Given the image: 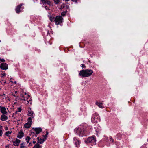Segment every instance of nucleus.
I'll return each instance as SVG.
<instances>
[{"instance_id":"nucleus-1","label":"nucleus","mask_w":148,"mask_h":148,"mask_svg":"<svg viewBox=\"0 0 148 148\" xmlns=\"http://www.w3.org/2000/svg\"><path fill=\"white\" fill-rule=\"evenodd\" d=\"M93 73V70L90 69H83L80 71L79 75L83 77H86L91 75Z\"/></svg>"},{"instance_id":"nucleus-2","label":"nucleus","mask_w":148,"mask_h":148,"mask_svg":"<svg viewBox=\"0 0 148 148\" xmlns=\"http://www.w3.org/2000/svg\"><path fill=\"white\" fill-rule=\"evenodd\" d=\"M49 18L52 22L53 21L55 22L56 25H58L61 23L63 20L62 16H56L55 18L50 16L49 17Z\"/></svg>"},{"instance_id":"nucleus-3","label":"nucleus","mask_w":148,"mask_h":148,"mask_svg":"<svg viewBox=\"0 0 148 148\" xmlns=\"http://www.w3.org/2000/svg\"><path fill=\"white\" fill-rule=\"evenodd\" d=\"M25 96L22 95V97L23 98H21L20 99L21 100H23L25 102L24 103L26 105H31L32 99L30 97L29 95H28L26 93H25Z\"/></svg>"},{"instance_id":"nucleus-4","label":"nucleus","mask_w":148,"mask_h":148,"mask_svg":"<svg viewBox=\"0 0 148 148\" xmlns=\"http://www.w3.org/2000/svg\"><path fill=\"white\" fill-rule=\"evenodd\" d=\"M85 130V127H80L77 128L75 131L78 134L82 135L84 133Z\"/></svg>"},{"instance_id":"nucleus-5","label":"nucleus","mask_w":148,"mask_h":148,"mask_svg":"<svg viewBox=\"0 0 148 148\" xmlns=\"http://www.w3.org/2000/svg\"><path fill=\"white\" fill-rule=\"evenodd\" d=\"M99 116L96 113L94 114L92 117L91 121L94 123H97L99 121Z\"/></svg>"},{"instance_id":"nucleus-6","label":"nucleus","mask_w":148,"mask_h":148,"mask_svg":"<svg viewBox=\"0 0 148 148\" xmlns=\"http://www.w3.org/2000/svg\"><path fill=\"white\" fill-rule=\"evenodd\" d=\"M96 137L94 136H92V137H89L87 140H86L85 141L86 143H95L96 142Z\"/></svg>"},{"instance_id":"nucleus-7","label":"nucleus","mask_w":148,"mask_h":148,"mask_svg":"<svg viewBox=\"0 0 148 148\" xmlns=\"http://www.w3.org/2000/svg\"><path fill=\"white\" fill-rule=\"evenodd\" d=\"M24 4H21L17 5L15 9V10L17 13H19L20 12H21V9L24 8V7H22V6Z\"/></svg>"},{"instance_id":"nucleus-8","label":"nucleus","mask_w":148,"mask_h":148,"mask_svg":"<svg viewBox=\"0 0 148 148\" xmlns=\"http://www.w3.org/2000/svg\"><path fill=\"white\" fill-rule=\"evenodd\" d=\"M0 110L1 112L3 114H6L7 113V112L5 107L0 106Z\"/></svg>"},{"instance_id":"nucleus-9","label":"nucleus","mask_w":148,"mask_h":148,"mask_svg":"<svg viewBox=\"0 0 148 148\" xmlns=\"http://www.w3.org/2000/svg\"><path fill=\"white\" fill-rule=\"evenodd\" d=\"M74 143L76 147H79L80 143L79 140L76 138H74Z\"/></svg>"},{"instance_id":"nucleus-10","label":"nucleus","mask_w":148,"mask_h":148,"mask_svg":"<svg viewBox=\"0 0 148 148\" xmlns=\"http://www.w3.org/2000/svg\"><path fill=\"white\" fill-rule=\"evenodd\" d=\"M0 67L3 70H6L8 69V65L6 63H3L1 64Z\"/></svg>"},{"instance_id":"nucleus-11","label":"nucleus","mask_w":148,"mask_h":148,"mask_svg":"<svg viewBox=\"0 0 148 148\" xmlns=\"http://www.w3.org/2000/svg\"><path fill=\"white\" fill-rule=\"evenodd\" d=\"M24 133L22 131H21L18 133L17 137L19 139H21L24 136Z\"/></svg>"},{"instance_id":"nucleus-12","label":"nucleus","mask_w":148,"mask_h":148,"mask_svg":"<svg viewBox=\"0 0 148 148\" xmlns=\"http://www.w3.org/2000/svg\"><path fill=\"white\" fill-rule=\"evenodd\" d=\"M28 115L29 116H32V117L34 116L35 115L34 112L31 110L30 108L28 110Z\"/></svg>"},{"instance_id":"nucleus-13","label":"nucleus","mask_w":148,"mask_h":148,"mask_svg":"<svg viewBox=\"0 0 148 148\" xmlns=\"http://www.w3.org/2000/svg\"><path fill=\"white\" fill-rule=\"evenodd\" d=\"M95 104L100 108H104L103 103L100 101H96Z\"/></svg>"},{"instance_id":"nucleus-14","label":"nucleus","mask_w":148,"mask_h":148,"mask_svg":"<svg viewBox=\"0 0 148 148\" xmlns=\"http://www.w3.org/2000/svg\"><path fill=\"white\" fill-rule=\"evenodd\" d=\"M38 140V143L40 144H42L43 142L46 140V138H41L40 137H38L37 138Z\"/></svg>"},{"instance_id":"nucleus-15","label":"nucleus","mask_w":148,"mask_h":148,"mask_svg":"<svg viewBox=\"0 0 148 148\" xmlns=\"http://www.w3.org/2000/svg\"><path fill=\"white\" fill-rule=\"evenodd\" d=\"M5 114H3L1 116L0 119L3 121H5L8 119V117Z\"/></svg>"},{"instance_id":"nucleus-16","label":"nucleus","mask_w":148,"mask_h":148,"mask_svg":"<svg viewBox=\"0 0 148 148\" xmlns=\"http://www.w3.org/2000/svg\"><path fill=\"white\" fill-rule=\"evenodd\" d=\"M20 142V140L18 139H16L15 141H13V145L14 146H18Z\"/></svg>"},{"instance_id":"nucleus-17","label":"nucleus","mask_w":148,"mask_h":148,"mask_svg":"<svg viewBox=\"0 0 148 148\" xmlns=\"http://www.w3.org/2000/svg\"><path fill=\"white\" fill-rule=\"evenodd\" d=\"M41 1L42 3L45 4H47L49 5H51V2L48 0H41Z\"/></svg>"},{"instance_id":"nucleus-18","label":"nucleus","mask_w":148,"mask_h":148,"mask_svg":"<svg viewBox=\"0 0 148 148\" xmlns=\"http://www.w3.org/2000/svg\"><path fill=\"white\" fill-rule=\"evenodd\" d=\"M31 125L30 123L27 122L24 125V126L25 128H29L30 127Z\"/></svg>"},{"instance_id":"nucleus-19","label":"nucleus","mask_w":148,"mask_h":148,"mask_svg":"<svg viewBox=\"0 0 148 148\" xmlns=\"http://www.w3.org/2000/svg\"><path fill=\"white\" fill-rule=\"evenodd\" d=\"M34 130L36 132V134H38L42 131V129L40 128H35Z\"/></svg>"},{"instance_id":"nucleus-20","label":"nucleus","mask_w":148,"mask_h":148,"mask_svg":"<svg viewBox=\"0 0 148 148\" xmlns=\"http://www.w3.org/2000/svg\"><path fill=\"white\" fill-rule=\"evenodd\" d=\"M34 116H32L28 118L27 120L28 122L30 123H31V124H32V119H33L34 118Z\"/></svg>"},{"instance_id":"nucleus-21","label":"nucleus","mask_w":148,"mask_h":148,"mask_svg":"<svg viewBox=\"0 0 148 148\" xmlns=\"http://www.w3.org/2000/svg\"><path fill=\"white\" fill-rule=\"evenodd\" d=\"M41 145H39L38 143H36L33 147V148H41Z\"/></svg>"},{"instance_id":"nucleus-22","label":"nucleus","mask_w":148,"mask_h":148,"mask_svg":"<svg viewBox=\"0 0 148 148\" xmlns=\"http://www.w3.org/2000/svg\"><path fill=\"white\" fill-rule=\"evenodd\" d=\"M12 133V131H11V132L8 131L5 133V134L6 136L9 137L10 136V135Z\"/></svg>"},{"instance_id":"nucleus-23","label":"nucleus","mask_w":148,"mask_h":148,"mask_svg":"<svg viewBox=\"0 0 148 148\" xmlns=\"http://www.w3.org/2000/svg\"><path fill=\"white\" fill-rule=\"evenodd\" d=\"M30 139L31 138L29 136H27L25 138V140L27 143H28L29 142Z\"/></svg>"},{"instance_id":"nucleus-24","label":"nucleus","mask_w":148,"mask_h":148,"mask_svg":"<svg viewBox=\"0 0 148 148\" xmlns=\"http://www.w3.org/2000/svg\"><path fill=\"white\" fill-rule=\"evenodd\" d=\"M3 134L2 127L0 126V137L2 136Z\"/></svg>"},{"instance_id":"nucleus-25","label":"nucleus","mask_w":148,"mask_h":148,"mask_svg":"<svg viewBox=\"0 0 148 148\" xmlns=\"http://www.w3.org/2000/svg\"><path fill=\"white\" fill-rule=\"evenodd\" d=\"M6 74L5 73H2L1 74V77H5L6 76Z\"/></svg>"},{"instance_id":"nucleus-26","label":"nucleus","mask_w":148,"mask_h":148,"mask_svg":"<svg viewBox=\"0 0 148 148\" xmlns=\"http://www.w3.org/2000/svg\"><path fill=\"white\" fill-rule=\"evenodd\" d=\"M55 3L56 4H58L59 3V0H53Z\"/></svg>"},{"instance_id":"nucleus-27","label":"nucleus","mask_w":148,"mask_h":148,"mask_svg":"<svg viewBox=\"0 0 148 148\" xmlns=\"http://www.w3.org/2000/svg\"><path fill=\"white\" fill-rule=\"evenodd\" d=\"M48 135V132H46V134L45 135H43V137H44V138L46 139L47 138V136Z\"/></svg>"},{"instance_id":"nucleus-28","label":"nucleus","mask_w":148,"mask_h":148,"mask_svg":"<svg viewBox=\"0 0 148 148\" xmlns=\"http://www.w3.org/2000/svg\"><path fill=\"white\" fill-rule=\"evenodd\" d=\"M66 13V12H62L61 13L62 16H64L65 15Z\"/></svg>"},{"instance_id":"nucleus-29","label":"nucleus","mask_w":148,"mask_h":148,"mask_svg":"<svg viewBox=\"0 0 148 148\" xmlns=\"http://www.w3.org/2000/svg\"><path fill=\"white\" fill-rule=\"evenodd\" d=\"M11 92L12 93L13 95L14 96H16L17 95H15V94H14V90H11Z\"/></svg>"},{"instance_id":"nucleus-30","label":"nucleus","mask_w":148,"mask_h":148,"mask_svg":"<svg viewBox=\"0 0 148 148\" xmlns=\"http://www.w3.org/2000/svg\"><path fill=\"white\" fill-rule=\"evenodd\" d=\"M81 66L82 68H85V66L84 64H81Z\"/></svg>"},{"instance_id":"nucleus-31","label":"nucleus","mask_w":148,"mask_h":148,"mask_svg":"<svg viewBox=\"0 0 148 148\" xmlns=\"http://www.w3.org/2000/svg\"><path fill=\"white\" fill-rule=\"evenodd\" d=\"M21 108H19L18 109V112H21Z\"/></svg>"},{"instance_id":"nucleus-32","label":"nucleus","mask_w":148,"mask_h":148,"mask_svg":"<svg viewBox=\"0 0 148 148\" xmlns=\"http://www.w3.org/2000/svg\"><path fill=\"white\" fill-rule=\"evenodd\" d=\"M9 146H10L9 145H7L5 146V148H9Z\"/></svg>"},{"instance_id":"nucleus-33","label":"nucleus","mask_w":148,"mask_h":148,"mask_svg":"<svg viewBox=\"0 0 148 148\" xmlns=\"http://www.w3.org/2000/svg\"><path fill=\"white\" fill-rule=\"evenodd\" d=\"M24 147V146L22 144L21 145L20 148H23Z\"/></svg>"},{"instance_id":"nucleus-34","label":"nucleus","mask_w":148,"mask_h":148,"mask_svg":"<svg viewBox=\"0 0 148 148\" xmlns=\"http://www.w3.org/2000/svg\"><path fill=\"white\" fill-rule=\"evenodd\" d=\"M0 60L2 62H3L5 61V60L3 59H1V60Z\"/></svg>"},{"instance_id":"nucleus-35","label":"nucleus","mask_w":148,"mask_h":148,"mask_svg":"<svg viewBox=\"0 0 148 148\" xmlns=\"http://www.w3.org/2000/svg\"><path fill=\"white\" fill-rule=\"evenodd\" d=\"M4 129L5 130H8V127H5Z\"/></svg>"},{"instance_id":"nucleus-36","label":"nucleus","mask_w":148,"mask_h":148,"mask_svg":"<svg viewBox=\"0 0 148 148\" xmlns=\"http://www.w3.org/2000/svg\"><path fill=\"white\" fill-rule=\"evenodd\" d=\"M71 0L72 1H73V2H75L76 3L77 2V0Z\"/></svg>"},{"instance_id":"nucleus-37","label":"nucleus","mask_w":148,"mask_h":148,"mask_svg":"<svg viewBox=\"0 0 148 148\" xmlns=\"http://www.w3.org/2000/svg\"><path fill=\"white\" fill-rule=\"evenodd\" d=\"M45 8L46 10H49V9L48 8V7H47L46 6H45Z\"/></svg>"},{"instance_id":"nucleus-38","label":"nucleus","mask_w":148,"mask_h":148,"mask_svg":"<svg viewBox=\"0 0 148 148\" xmlns=\"http://www.w3.org/2000/svg\"><path fill=\"white\" fill-rule=\"evenodd\" d=\"M17 92H18L17 91H15L14 94H15V95H16V94L17 93Z\"/></svg>"},{"instance_id":"nucleus-39","label":"nucleus","mask_w":148,"mask_h":148,"mask_svg":"<svg viewBox=\"0 0 148 148\" xmlns=\"http://www.w3.org/2000/svg\"><path fill=\"white\" fill-rule=\"evenodd\" d=\"M36 143V141H33V143L34 144H35Z\"/></svg>"},{"instance_id":"nucleus-40","label":"nucleus","mask_w":148,"mask_h":148,"mask_svg":"<svg viewBox=\"0 0 148 148\" xmlns=\"http://www.w3.org/2000/svg\"><path fill=\"white\" fill-rule=\"evenodd\" d=\"M4 83L5 84L6 83V81H5L4 82Z\"/></svg>"},{"instance_id":"nucleus-41","label":"nucleus","mask_w":148,"mask_h":148,"mask_svg":"<svg viewBox=\"0 0 148 148\" xmlns=\"http://www.w3.org/2000/svg\"><path fill=\"white\" fill-rule=\"evenodd\" d=\"M14 83L16 84V82H14Z\"/></svg>"}]
</instances>
